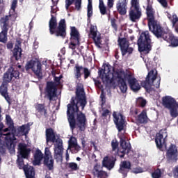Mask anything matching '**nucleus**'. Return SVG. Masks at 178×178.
Here are the masks:
<instances>
[{"mask_svg": "<svg viewBox=\"0 0 178 178\" xmlns=\"http://www.w3.org/2000/svg\"><path fill=\"white\" fill-rule=\"evenodd\" d=\"M120 145L121 148L119 149V142L116 140L111 141L113 151H116L117 149V155L120 156V158H124V155L129 154L131 150V145H130V143H127L124 138H120Z\"/></svg>", "mask_w": 178, "mask_h": 178, "instance_id": "nucleus-8", "label": "nucleus"}, {"mask_svg": "<svg viewBox=\"0 0 178 178\" xmlns=\"http://www.w3.org/2000/svg\"><path fill=\"white\" fill-rule=\"evenodd\" d=\"M6 47L8 49H12V48H13V43L12 42H8Z\"/></svg>", "mask_w": 178, "mask_h": 178, "instance_id": "nucleus-60", "label": "nucleus"}, {"mask_svg": "<svg viewBox=\"0 0 178 178\" xmlns=\"http://www.w3.org/2000/svg\"><path fill=\"white\" fill-rule=\"evenodd\" d=\"M113 2L114 0H108L107 5L110 9L113 8Z\"/></svg>", "mask_w": 178, "mask_h": 178, "instance_id": "nucleus-58", "label": "nucleus"}, {"mask_svg": "<svg viewBox=\"0 0 178 178\" xmlns=\"http://www.w3.org/2000/svg\"><path fill=\"white\" fill-rule=\"evenodd\" d=\"M116 163V157L114 156H105L102 161V168H106L108 170H112L115 168Z\"/></svg>", "mask_w": 178, "mask_h": 178, "instance_id": "nucleus-22", "label": "nucleus"}, {"mask_svg": "<svg viewBox=\"0 0 178 178\" xmlns=\"http://www.w3.org/2000/svg\"><path fill=\"white\" fill-rule=\"evenodd\" d=\"M158 77V71L156 70H150L145 79V81H143L141 83L142 87H143L144 89L146 90V91H148L152 86L155 87L156 88H159L161 87V78H159V81L156 84H154V81L156 80V78Z\"/></svg>", "mask_w": 178, "mask_h": 178, "instance_id": "nucleus-11", "label": "nucleus"}, {"mask_svg": "<svg viewBox=\"0 0 178 178\" xmlns=\"http://www.w3.org/2000/svg\"><path fill=\"white\" fill-rule=\"evenodd\" d=\"M87 105V97L84 92V88L78 86L76 90V97H72L70 104L67 105V119L70 129L74 130L77 126L81 131H84L87 127V117L86 114L80 111V106L84 111Z\"/></svg>", "mask_w": 178, "mask_h": 178, "instance_id": "nucleus-1", "label": "nucleus"}, {"mask_svg": "<svg viewBox=\"0 0 178 178\" xmlns=\"http://www.w3.org/2000/svg\"><path fill=\"white\" fill-rule=\"evenodd\" d=\"M103 81L106 83V86H111V84L113 83V78L109 77V74H105L104 80L103 79Z\"/></svg>", "mask_w": 178, "mask_h": 178, "instance_id": "nucleus-45", "label": "nucleus"}, {"mask_svg": "<svg viewBox=\"0 0 178 178\" xmlns=\"http://www.w3.org/2000/svg\"><path fill=\"white\" fill-rule=\"evenodd\" d=\"M1 32L0 33V42H3V44H6L8 41V30L1 29Z\"/></svg>", "mask_w": 178, "mask_h": 178, "instance_id": "nucleus-37", "label": "nucleus"}, {"mask_svg": "<svg viewBox=\"0 0 178 178\" xmlns=\"http://www.w3.org/2000/svg\"><path fill=\"white\" fill-rule=\"evenodd\" d=\"M136 122H138L140 124H146L148 123V116L147 115V111L143 110L141 113H140L137 118Z\"/></svg>", "mask_w": 178, "mask_h": 178, "instance_id": "nucleus-31", "label": "nucleus"}, {"mask_svg": "<svg viewBox=\"0 0 178 178\" xmlns=\"http://www.w3.org/2000/svg\"><path fill=\"white\" fill-rule=\"evenodd\" d=\"M167 17L172 22V26H176V23L178 22V17L176 14L172 15L170 13H167Z\"/></svg>", "mask_w": 178, "mask_h": 178, "instance_id": "nucleus-41", "label": "nucleus"}, {"mask_svg": "<svg viewBox=\"0 0 178 178\" xmlns=\"http://www.w3.org/2000/svg\"><path fill=\"white\" fill-rule=\"evenodd\" d=\"M106 73H111V70H109V66L108 65H106V67H104V69L99 70V76L102 80H104V77L106 75Z\"/></svg>", "mask_w": 178, "mask_h": 178, "instance_id": "nucleus-40", "label": "nucleus"}, {"mask_svg": "<svg viewBox=\"0 0 178 178\" xmlns=\"http://www.w3.org/2000/svg\"><path fill=\"white\" fill-rule=\"evenodd\" d=\"M99 8H102L105 6V4L104 3V0H99Z\"/></svg>", "mask_w": 178, "mask_h": 178, "instance_id": "nucleus-64", "label": "nucleus"}, {"mask_svg": "<svg viewBox=\"0 0 178 178\" xmlns=\"http://www.w3.org/2000/svg\"><path fill=\"white\" fill-rule=\"evenodd\" d=\"M45 133L47 144L48 143H56L54 153L62 157V155H63V140L60 138H56V132L52 128L46 129Z\"/></svg>", "mask_w": 178, "mask_h": 178, "instance_id": "nucleus-6", "label": "nucleus"}, {"mask_svg": "<svg viewBox=\"0 0 178 178\" xmlns=\"http://www.w3.org/2000/svg\"><path fill=\"white\" fill-rule=\"evenodd\" d=\"M162 140H163V135L161 133L156 134V138H155V143L159 149H162V148L163 147Z\"/></svg>", "mask_w": 178, "mask_h": 178, "instance_id": "nucleus-35", "label": "nucleus"}, {"mask_svg": "<svg viewBox=\"0 0 178 178\" xmlns=\"http://www.w3.org/2000/svg\"><path fill=\"white\" fill-rule=\"evenodd\" d=\"M84 76V79L87 80L88 77L91 76V71L87 67H84L83 65L76 64L74 67V76L76 80H81V76Z\"/></svg>", "mask_w": 178, "mask_h": 178, "instance_id": "nucleus-16", "label": "nucleus"}, {"mask_svg": "<svg viewBox=\"0 0 178 178\" xmlns=\"http://www.w3.org/2000/svg\"><path fill=\"white\" fill-rule=\"evenodd\" d=\"M17 17L14 14L8 13V15L3 16L0 19V26L1 30H8L10 28V22H15Z\"/></svg>", "mask_w": 178, "mask_h": 178, "instance_id": "nucleus-19", "label": "nucleus"}, {"mask_svg": "<svg viewBox=\"0 0 178 178\" xmlns=\"http://www.w3.org/2000/svg\"><path fill=\"white\" fill-rule=\"evenodd\" d=\"M116 74L120 90L123 94L127 92V83H126V81H127L130 89L134 92H137L141 90V85H140L138 80L134 77V74L131 72L118 71Z\"/></svg>", "mask_w": 178, "mask_h": 178, "instance_id": "nucleus-3", "label": "nucleus"}, {"mask_svg": "<svg viewBox=\"0 0 178 178\" xmlns=\"http://www.w3.org/2000/svg\"><path fill=\"white\" fill-rule=\"evenodd\" d=\"M158 1L163 8H168V1H166V0H158Z\"/></svg>", "mask_w": 178, "mask_h": 178, "instance_id": "nucleus-57", "label": "nucleus"}, {"mask_svg": "<svg viewBox=\"0 0 178 178\" xmlns=\"http://www.w3.org/2000/svg\"><path fill=\"white\" fill-rule=\"evenodd\" d=\"M1 108H0V134H2V129H3V123H2V115H1Z\"/></svg>", "mask_w": 178, "mask_h": 178, "instance_id": "nucleus-55", "label": "nucleus"}, {"mask_svg": "<svg viewBox=\"0 0 178 178\" xmlns=\"http://www.w3.org/2000/svg\"><path fill=\"white\" fill-rule=\"evenodd\" d=\"M17 168L20 170L23 169L24 173L29 172L30 170L34 169V167L29 165L24 164V159L18 156L17 159Z\"/></svg>", "mask_w": 178, "mask_h": 178, "instance_id": "nucleus-28", "label": "nucleus"}, {"mask_svg": "<svg viewBox=\"0 0 178 178\" xmlns=\"http://www.w3.org/2000/svg\"><path fill=\"white\" fill-rule=\"evenodd\" d=\"M18 153L21 156L20 158L24 159H28L29 156L30 155V152H31V149L30 148H27V145L24 143H19L18 144Z\"/></svg>", "mask_w": 178, "mask_h": 178, "instance_id": "nucleus-24", "label": "nucleus"}, {"mask_svg": "<svg viewBox=\"0 0 178 178\" xmlns=\"http://www.w3.org/2000/svg\"><path fill=\"white\" fill-rule=\"evenodd\" d=\"M148 27L150 31L154 34L156 38H162L167 42H170L174 47H178V38L173 35V33H168L163 30L158 21L154 20V11L147 8Z\"/></svg>", "mask_w": 178, "mask_h": 178, "instance_id": "nucleus-2", "label": "nucleus"}, {"mask_svg": "<svg viewBox=\"0 0 178 178\" xmlns=\"http://www.w3.org/2000/svg\"><path fill=\"white\" fill-rule=\"evenodd\" d=\"M147 6L146 8V15H147V19L148 22V9H150L152 10V12H154V19L155 20V11L154 10V8H152V6L149 5V3H151V0H147Z\"/></svg>", "mask_w": 178, "mask_h": 178, "instance_id": "nucleus-46", "label": "nucleus"}, {"mask_svg": "<svg viewBox=\"0 0 178 178\" xmlns=\"http://www.w3.org/2000/svg\"><path fill=\"white\" fill-rule=\"evenodd\" d=\"M143 13L140 8V0H131V7L129 10V20L133 23H136L141 19Z\"/></svg>", "mask_w": 178, "mask_h": 178, "instance_id": "nucleus-12", "label": "nucleus"}, {"mask_svg": "<svg viewBox=\"0 0 178 178\" xmlns=\"http://www.w3.org/2000/svg\"><path fill=\"white\" fill-rule=\"evenodd\" d=\"M111 26L114 30H118V24H116V19L113 18L111 20Z\"/></svg>", "mask_w": 178, "mask_h": 178, "instance_id": "nucleus-51", "label": "nucleus"}, {"mask_svg": "<svg viewBox=\"0 0 178 178\" xmlns=\"http://www.w3.org/2000/svg\"><path fill=\"white\" fill-rule=\"evenodd\" d=\"M177 147L171 144L166 152V159L168 163H176L177 162Z\"/></svg>", "mask_w": 178, "mask_h": 178, "instance_id": "nucleus-18", "label": "nucleus"}, {"mask_svg": "<svg viewBox=\"0 0 178 178\" xmlns=\"http://www.w3.org/2000/svg\"><path fill=\"white\" fill-rule=\"evenodd\" d=\"M54 161L51 156V152L49 151V148L46 147L44 150L43 165H44V166H47L48 170H54Z\"/></svg>", "mask_w": 178, "mask_h": 178, "instance_id": "nucleus-21", "label": "nucleus"}, {"mask_svg": "<svg viewBox=\"0 0 178 178\" xmlns=\"http://www.w3.org/2000/svg\"><path fill=\"white\" fill-rule=\"evenodd\" d=\"M42 65L40 61L35 60H31L27 62L25 65L26 70H30L31 69L32 72L37 76L38 79H42Z\"/></svg>", "mask_w": 178, "mask_h": 178, "instance_id": "nucleus-14", "label": "nucleus"}, {"mask_svg": "<svg viewBox=\"0 0 178 178\" xmlns=\"http://www.w3.org/2000/svg\"><path fill=\"white\" fill-rule=\"evenodd\" d=\"M129 0H119L116 4L117 12L121 16H124L127 13V4Z\"/></svg>", "mask_w": 178, "mask_h": 178, "instance_id": "nucleus-23", "label": "nucleus"}, {"mask_svg": "<svg viewBox=\"0 0 178 178\" xmlns=\"http://www.w3.org/2000/svg\"><path fill=\"white\" fill-rule=\"evenodd\" d=\"M137 45L139 52L149 54V51H151V49H152L149 32L145 31L140 35L137 41Z\"/></svg>", "mask_w": 178, "mask_h": 178, "instance_id": "nucleus-9", "label": "nucleus"}, {"mask_svg": "<svg viewBox=\"0 0 178 178\" xmlns=\"http://www.w3.org/2000/svg\"><path fill=\"white\" fill-rule=\"evenodd\" d=\"M142 172H143V169H141V168H134V170H132V173H135L136 175H137L138 173H142Z\"/></svg>", "mask_w": 178, "mask_h": 178, "instance_id": "nucleus-56", "label": "nucleus"}, {"mask_svg": "<svg viewBox=\"0 0 178 178\" xmlns=\"http://www.w3.org/2000/svg\"><path fill=\"white\" fill-rule=\"evenodd\" d=\"M172 175L175 178L178 177V165H176L173 169H172Z\"/></svg>", "mask_w": 178, "mask_h": 178, "instance_id": "nucleus-53", "label": "nucleus"}, {"mask_svg": "<svg viewBox=\"0 0 178 178\" xmlns=\"http://www.w3.org/2000/svg\"><path fill=\"white\" fill-rule=\"evenodd\" d=\"M126 54H132L133 53V48L131 47H127Z\"/></svg>", "mask_w": 178, "mask_h": 178, "instance_id": "nucleus-62", "label": "nucleus"}, {"mask_svg": "<svg viewBox=\"0 0 178 178\" xmlns=\"http://www.w3.org/2000/svg\"><path fill=\"white\" fill-rule=\"evenodd\" d=\"M162 102L163 106L169 109L170 115L171 118H177L178 116V111H177V102L175 98L172 97L171 96H165L162 98Z\"/></svg>", "mask_w": 178, "mask_h": 178, "instance_id": "nucleus-13", "label": "nucleus"}, {"mask_svg": "<svg viewBox=\"0 0 178 178\" xmlns=\"http://www.w3.org/2000/svg\"><path fill=\"white\" fill-rule=\"evenodd\" d=\"M104 167L100 164L96 163L92 169V174L95 177L106 178L108 177V172L103 171Z\"/></svg>", "mask_w": 178, "mask_h": 178, "instance_id": "nucleus-26", "label": "nucleus"}, {"mask_svg": "<svg viewBox=\"0 0 178 178\" xmlns=\"http://www.w3.org/2000/svg\"><path fill=\"white\" fill-rule=\"evenodd\" d=\"M97 31H98L97 26L90 25L89 38H92V40H93L96 47L101 48V42H102L101 40V35H98L97 36Z\"/></svg>", "mask_w": 178, "mask_h": 178, "instance_id": "nucleus-20", "label": "nucleus"}, {"mask_svg": "<svg viewBox=\"0 0 178 178\" xmlns=\"http://www.w3.org/2000/svg\"><path fill=\"white\" fill-rule=\"evenodd\" d=\"M131 170V163L130 161H122L118 170L119 173L122 175L123 177H127V173Z\"/></svg>", "mask_w": 178, "mask_h": 178, "instance_id": "nucleus-25", "label": "nucleus"}, {"mask_svg": "<svg viewBox=\"0 0 178 178\" xmlns=\"http://www.w3.org/2000/svg\"><path fill=\"white\" fill-rule=\"evenodd\" d=\"M3 133H6L7 131H11L7 133L6 134H0V136H6L5 140L8 147V149L10 151H15V146L16 145V137H20L21 134L22 136H27L29 134V131H30V125L29 124H23L17 128H6L3 130Z\"/></svg>", "mask_w": 178, "mask_h": 178, "instance_id": "nucleus-4", "label": "nucleus"}, {"mask_svg": "<svg viewBox=\"0 0 178 178\" xmlns=\"http://www.w3.org/2000/svg\"><path fill=\"white\" fill-rule=\"evenodd\" d=\"M35 110L41 116H44V118H48V113L47 108H45L44 104H37L35 106Z\"/></svg>", "mask_w": 178, "mask_h": 178, "instance_id": "nucleus-33", "label": "nucleus"}, {"mask_svg": "<svg viewBox=\"0 0 178 178\" xmlns=\"http://www.w3.org/2000/svg\"><path fill=\"white\" fill-rule=\"evenodd\" d=\"M102 118H103V119H106V118H108V116H109V118H111V111L108 109H105V108H102Z\"/></svg>", "mask_w": 178, "mask_h": 178, "instance_id": "nucleus-48", "label": "nucleus"}, {"mask_svg": "<svg viewBox=\"0 0 178 178\" xmlns=\"http://www.w3.org/2000/svg\"><path fill=\"white\" fill-rule=\"evenodd\" d=\"M140 105L142 108H144V106H145V105H147V101L145 99L140 100Z\"/></svg>", "mask_w": 178, "mask_h": 178, "instance_id": "nucleus-59", "label": "nucleus"}, {"mask_svg": "<svg viewBox=\"0 0 178 178\" xmlns=\"http://www.w3.org/2000/svg\"><path fill=\"white\" fill-rule=\"evenodd\" d=\"M74 0H65V9L66 10H69V8H70L71 5H73Z\"/></svg>", "mask_w": 178, "mask_h": 178, "instance_id": "nucleus-49", "label": "nucleus"}, {"mask_svg": "<svg viewBox=\"0 0 178 178\" xmlns=\"http://www.w3.org/2000/svg\"><path fill=\"white\" fill-rule=\"evenodd\" d=\"M63 79V75L60 74L59 76H54V81H47L44 88V97L52 102L54 98H56L58 95V86L60 84V80Z\"/></svg>", "mask_w": 178, "mask_h": 178, "instance_id": "nucleus-7", "label": "nucleus"}, {"mask_svg": "<svg viewBox=\"0 0 178 178\" xmlns=\"http://www.w3.org/2000/svg\"><path fill=\"white\" fill-rule=\"evenodd\" d=\"M118 44L121 48V52L123 56L126 55V51H127L128 47H129L130 44L129 43V41L126 38H119L118 39Z\"/></svg>", "mask_w": 178, "mask_h": 178, "instance_id": "nucleus-29", "label": "nucleus"}, {"mask_svg": "<svg viewBox=\"0 0 178 178\" xmlns=\"http://www.w3.org/2000/svg\"><path fill=\"white\" fill-rule=\"evenodd\" d=\"M67 167L68 168V169H70V170H72V172H76V171L79 170V169L77 163H76L74 162L67 163Z\"/></svg>", "mask_w": 178, "mask_h": 178, "instance_id": "nucleus-42", "label": "nucleus"}, {"mask_svg": "<svg viewBox=\"0 0 178 178\" xmlns=\"http://www.w3.org/2000/svg\"><path fill=\"white\" fill-rule=\"evenodd\" d=\"M15 147H16V145L14 146V151H12L8 147V145L6 144V141L0 140V154H6L7 148L10 151V154H13V152H16Z\"/></svg>", "mask_w": 178, "mask_h": 178, "instance_id": "nucleus-34", "label": "nucleus"}, {"mask_svg": "<svg viewBox=\"0 0 178 178\" xmlns=\"http://www.w3.org/2000/svg\"><path fill=\"white\" fill-rule=\"evenodd\" d=\"M152 178H161L162 177V171L161 169L157 168L152 173Z\"/></svg>", "mask_w": 178, "mask_h": 178, "instance_id": "nucleus-44", "label": "nucleus"}, {"mask_svg": "<svg viewBox=\"0 0 178 178\" xmlns=\"http://www.w3.org/2000/svg\"><path fill=\"white\" fill-rule=\"evenodd\" d=\"M9 68L7 72L4 73L3 77V82L0 86V95L3 97L9 105L12 104L10 97L9 96V92H8V86L9 83L12 81V74L10 73Z\"/></svg>", "mask_w": 178, "mask_h": 178, "instance_id": "nucleus-10", "label": "nucleus"}, {"mask_svg": "<svg viewBox=\"0 0 178 178\" xmlns=\"http://www.w3.org/2000/svg\"><path fill=\"white\" fill-rule=\"evenodd\" d=\"M75 8L77 10H80L81 9V0H76L75 3Z\"/></svg>", "mask_w": 178, "mask_h": 178, "instance_id": "nucleus-50", "label": "nucleus"}, {"mask_svg": "<svg viewBox=\"0 0 178 178\" xmlns=\"http://www.w3.org/2000/svg\"><path fill=\"white\" fill-rule=\"evenodd\" d=\"M100 98L102 101V106H104V105H105V102H106V98L105 97V94H104V92L101 93Z\"/></svg>", "mask_w": 178, "mask_h": 178, "instance_id": "nucleus-52", "label": "nucleus"}, {"mask_svg": "<svg viewBox=\"0 0 178 178\" xmlns=\"http://www.w3.org/2000/svg\"><path fill=\"white\" fill-rule=\"evenodd\" d=\"M34 161H33V165H41V161L44 159V154H42V152L41 150L38 149L35 151L34 154Z\"/></svg>", "mask_w": 178, "mask_h": 178, "instance_id": "nucleus-32", "label": "nucleus"}, {"mask_svg": "<svg viewBox=\"0 0 178 178\" xmlns=\"http://www.w3.org/2000/svg\"><path fill=\"white\" fill-rule=\"evenodd\" d=\"M88 8H87V17L88 22H91V17H92V0H88Z\"/></svg>", "mask_w": 178, "mask_h": 178, "instance_id": "nucleus-36", "label": "nucleus"}, {"mask_svg": "<svg viewBox=\"0 0 178 178\" xmlns=\"http://www.w3.org/2000/svg\"><path fill=\"white\" fill-rule=\"evenodd\" d=\"M49 31L51 35L66 38V21L65 19H60L58 26L56 17L51 15V19L49 21Z\"/></svg>", "mask_w": 178, "mask_h": 178, "instance_id": "nucleus-5", "label": "nucleus"}, {"mask_svg": "<svg viewBox=\"0 0 178 178\" xmlns=\"http://www.w3.org/2000/svg\"><path fill=\"white\" fill-rule=\"evenodd\" d=\"M94 81H95V85L97 87H99L101 86V81H99V80L94 79Z\"/></svg>", "mask_w": 178, "mask_h": 178, "instance_id": "nucleus-63", "label": "nucleus"}, {"mask_svg": "<svg viewBox=\"0 0 178 178\" xmlns=\"http://www.w3.org/2000/svg\"><path fill=\"white\" fill-rule=\"evenodd\" d=\"M99 9L101 15H104L107 14V13H106V6H104V7H99Z\"/></svg>", "mask_w": 178, "mask_h": 178, "instance_id": "nucleus-54", "label": "nucleus"}, {"mask_svg": "<svg viewBox=\"0 0 178 178\" xmlns=\"http://www.w3.org/2000/svg\"><path fill=\"white\" fill-rule=\"evenodd\" d=\"M8 70L11 73V77L13 79V77H15L17 80H19L20 79V72H19V70L13 68V67H10V68H8Z\"/></svg>", "mask_w": 178, "mask_h": 178, "instance_id": "nucleus-38", "label": "nucleus"}, {"mask_svg": "<svg viewBox=\"0 0 178 178\" xmlns=\"http://www.w3.org/2000/svg\"><path fill=\"white\" fill-rule=\"evenodd\" d=\"M113 118L116 129L120 133V131H123L124 127H126V117L120 113H118L116 111H114L113 113Z\"/></svg>", "mask_w": 178, "mask_h": 178, "instance_id": "nucleus-17", "label": "nucleus"}, {"mask_svg": "<svg viewBox=\"0 0 178 178\" xmlns=\"http://www.w3.org/2000/svg\"><path fill=\"white\" fill-rule=\"evenodd\" d=\"M70 42L69 43V48L74 51L76 47H80V33L75 26L70 27Z\"/></svg>", "mask_w": 178, "mask_h": 178, "instance_id": "nucleus-15", "label": "nucleus"}, {"mask_svg": "<svg viewBox=\"0 0 178 178\" xmlns=\"http://www.w3.org/2000/svg\"><path fill=\"white\" fill-rule=\"evenodd\" d=\"M25 176L26 178H35V170L34 168L25 172Z\"/></svg>", "mask_w": 178, "mask_h": 178, "instance_id": "nucleus-47", "label": "nucleus"}, {"mask_svg": "<svg viewBox=\"0 0 178 178\" xmlns=\"http://www.w3.org/2000/svg\"><path fill=\"white\" fill-rule=\"evenodd\" d=\"M16 42L18 45H15V47L13 50V56L15 57V60H19L22 58V48L19 46L22 45V41L20 40H17Z\"/></svg>", "mask_w": 178, "mask_h": 178, "instance_id": "nucleus-30", "label": "nucleus"}, {"mask_svg": "<svg viewBox=\"0 0 178 178\" xmlns=\"http://www.w3.org/2000/svg\"><path fill=\"white\" fill-rule=\"evenodd\" d=\"M6 120L7 126H9V129H14L15 127V123L13 122V120H12V118H10V115H6Z\"/></svg>", "mask_w": 178, "mask_h": 178, "instance_id": "nucleus-43", "label": "nucleus"}, {"mask_svg": "<svg viewBox=\"0 0 178 178\" xmlns=\"http://www.w3.org/2000/svg\"><path fill=\"white\" fill-rule=\"evenodd\" d=\"M68 149H70L72 154H77L81 149V147L77 144V139L75 137H71L69 140Z\"/></svg>", "mask_w": 178, "mask_h": 178, "instance_id": "nucleus-27", "label": "nucleus"}, {"mask_svg": "<svg viewBox=\"0 0 178 178\" xmlns=\"http://www.w3.org/2000/svg\"><path fill=\"white\" fill-rule=\"evenodd\" d=\"M16 8H17V0H13L9 13L11 15H15L17 17V13H16Z\"/></svg>", "mask_w": 178, "mask_h": 178, "instance_id": "nucleus-39", "label": "nucleus"}, {"mask_svg": "<svg viewBox=\"0 0 178 178\" xmlns=\"http://www.w3.org/2000/svg\"><path fill=\"white\" fill-rule=\"evenodd\" d=\"M81 141L83 148H86V138L84 137L81 138Z\"/></svg>", "mask_w": 178, "mask_h": 178, "instance_id": "nucleus-61", "label": "nucleus"}]
</instances>
